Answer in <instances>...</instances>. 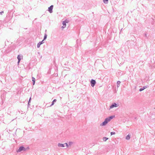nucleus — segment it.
Instances as JSON below:
<instances>
[{"label": "nucleus", "mask_w": 155, "mask_h": 155, "mask_svg": "<svg viewBox=\"0 0 155 155\" xmlns=\"http://www.w3.org/2000/svg\"><path fill=\"white\" fill-rule=\"evenodd\" d=\"M47 30H45V32H47Z\"/></svg>", "instance_id": "28"}, {"label": "nucleus", "mask_w": 155, "mask_h": 155, "mask_svg": "<svg viewBox=\"0 0 155 155\" xmlns=\"http://www.w3.org/2000/svg\"><path fill=\"white\" fill-rule=\"evenodd\" d=\"M44 43L43 40H42L41 41L39 42L37 45V47L38 48H39L40 47L41 45L42 44Z\"/></svg>", "instance_id": "7"}, {"label": "nucleus", "mask_w": 155, "mask_h": 155, "mask_svg": "<svg viewBox=\"0 0 155 155\" xmlns=\"http://www.w3.org/2000/svg\"><path fill=\"white\" fill-rule=\"evenodd\" d=\"M65 27H66V26H63H63L61 27V28H65Z\"/></svg>", "instance_id": "24"}, {"label": "nucleus", "mask_w": 155, "mask_h": 155, "mask_svg": "<svg viewBox=\"0 0 155 155\" xmlns=\"http://www.w3.org/2000/svg\"><path fill=\"white\" fill-rule=\"evenodd\" d=\"M53 8V5H51L50 6V7L48 8V11L50 13H51L53 11L52 10Z\"/></svg>", "instance_id": "4"}, {"label": "nucleus", "mask_w": 155, "mask_h": 155, "mask_svg": "<svg viewBox=\"0 0 155 155\" xmlns=\"http://www.w3.org/2000/svg\"><path fill=\"white\" fill-rule=\"evenodd\" d=\"M120 82L119 81H118L117 82V87H119L120 84Z\"/></svg>", "instance_id": "14"}, {"label": "nucleus", "mask_w": 155, "mask_h": 155, "mask_svg": "<svg viewBox=\"0 0 155 155\" xmlns=\"http://www.w3.org/2000/svg\"><path fill=\"white\" fill-rule=\"evenodd\" d=\"M30 103H28V107H29V106L30 105Z\"/></svg>", "instance_id": "25"}, {"label": "nucleus", "mask_w": 155, "mask_h": 155, "mask_svg": "<svg viewBox=\"0 0 155 155\" xmlns=\"http://www.w3.org/2000/svg\"><path fill=\"white\" fill-rule=\"evenodd\" d=\"M58 146L59 147H64V144H62L60 143H58Z\"/></svg>", "instance_id": "10"}, {"label": "nucleus", "mask_w": 155, "mask_h": 155, "mask_svg": "<svg viewBox=\"0 0 155 155\" xmlns=\"http://www.w3.org/2000/svg\"><path fill=\"white\" fill-rule=\"evenodd\" d=\"M64 146H65V145H66V146L67 147H68V143H64Z\"/></svg>", "instance_id": "21"}, {"label": "nucleus", "mask_w": 155, "mask_h": 155, "mask_svg": "<svg viewBox=\"0 0 155 155\" xmlns=\"http://www.w3.org/2000/svg\"><path fill=\"white\" fill-rule=\"evenodd\" d=\"M96 83L95 81L93 79H92L91 81V85L93 87L94 86Z\"/></svg>", "instance_id": "2"}, {"label": "nucleus", "mask_w": 155, "mask_h": 155, "mask_svg": "<svg viewBox=\"0 0 155 155\" xmlns=\"http://www.w3.org/2000/svg\"><path fill=\"white\" fill-rule=\"evenodd\" d=\"M4 13V12L3 11H2L1 12H0V14L1 15H2V14Z\"/></svg>", "instance_id": "22"}, {"label": "nucleus", "mask_w": 155, "mask_h": 155, "mask_svg": "<svg viewBox=\"0 0 155 155\" xmlns=\"http://www.w3.org/2000/svg\"><path fill=\"white\" fill-rule=\"evenodd\" d=\"M130 135L128 134L126 137V139L127 140H129L130 139Z\"/></svg>", "instance_id": "12"}, {"label": "nucleus", "mask_w": 155, "mask_h": 155, "mask_svg": "<svg viewBox=\"0 0 155 155\" xmlns=\"http://www.w3.org/2000/svg\"><path fill=\"white\" fill-rule=\"evenodd\" d=\"M111 135H114L115 134V133L114 132H112L110 133Z\"/></svg>", "instance_id": "19"}, {"label": "nucleus", "mask_w": 155, "mask_h": 155, "mask_svg": "<svg viewBox=\"0 0 155 155\" xmlns=\"http://www.w3.org/2000/svg\"><path fill=\"white\" fill-rule=\"evenodd\" d=\"M108 123L107 121V120L105 119L104 121L101 124H100L101 126H103L105 125Z\"/></svg>", "instance_id": "6"}, {"label": "nucleus", "mask_w": 155, "mask_h": 155, "mask_svg": "<svg viewBox=\"0 0 155 155\" xmlns=\"http://www.w3.org/2000/svg\"><path fill=\"white\" fill-rule=\"evenodd\" d=\"M114 117V116H111L105 119L106 120H107V122H108L110 121Z\"/></svg>", "instance_id": "3"}, {"label": "nucleus", "mask_w": 155, "mask_h": 155, "mask_svg": "<svg viewBox=\"0 0 155 155\" xmlns=\"http://www.w3.org/2000/svg\"><path fill=\"white\" fill-rule=\"evenodd\" d=\"M22 58L23 56L22 55H19L17 56V58L19 61H20Z\"/></svg>", "instance_id": "9"}, {"label": "nucleus", "mask_w": 155, "mask_h": 155, "mask_svg": "<svg viewBox=\"0 0 155 155\" xmlns=\"http://www.w3.org/2000/svg\"><path fill=\"white\" fill-rule=\"evenodd\" d=\"M73 144V142H69V144L70 146L71 145Z\"/></svg>", "instance_id": "20"}, {"label": "nucleus", "mask_w": 155, "mask_h": 155, "mask_svg": "<svg viewBox=\"0 0 155 155\" xmlns=\"http://www.w3.org/2000/svg\"><path fill=\"white\" fill-rule=\"evenodd\" d=\"M145 36L146 37H147V35L146 34H145Z\"/></svg>", "instance_id": "27"}, {"label": "nucleus", "mask_w": 155, "mask_h": 155, "mask_svg": "<svg viewBox=\"0 0 155 155\" xmlns=\"http://www.w3.org/2000/svg\"><path fill=\"white\" fill-rule=\"evenodd\" d=\"M57 101V100L56 99H54L53 100V101H52L51 103V104L50 106H52L53 105L54 103L55 102H56Z\"/></svg>", "instance_id": "13"}, {"label": "nucleus", "mask_w": 155, "mask_h": 155, "mask_svg": "<svg viewBox=\"0 0 155 155\" xmlns=\"http://www.w3.org/2000/svg\"><path fill=\"white\" fill-rule=\"evenodd\" d=\"M66 21H63V22H62V24L63 25V26H66Z\"/></svg>", "instance_id": "17"}, {"label": "nucleus", "mask_w": 155, "mask_h": 155, "mask_svg": "<svg viewBox=\"0 0 155 155\" xmlns=\"http://www.w3.org/2000/svg\"><path fill=\"white\" fill-rule=\"evenodd\" d=\"M27 149H29V147H28L26 149L23 146L20 147L18 150H17L16 151L17 152H20L21 151H25Z\"/></svg>", "instance_id": "1"}, {"label": "nucleus", "mask_w": 155, "mask_h": 155, "mask_svg": "<svg viewBox=\"0 0 155 155\" xmlns=\"http://www.w3.org/2000/svg\"><path fill=\"white\" fill-rule=\"evenodd\" d=\"M31 97H30L29 98V99L28 101V103H30L31 102Z\"/></svg>", "instance_id": "23"}, {"label": "nucleus", "mask_w": 155, "mask_h": 155, "mask_svg": "<svg viewBox=\"0 0 155 155\" xmlns=\"http://www.w3.org/2000/svg\"><path fill=\"white\" fill-rule=\"evenodd\" d=\"M32 81H33V82H32L33 85H34L35 84V79L34 77H32Z\"/></svg>", "instance_id": "11"}, {"label": "nucleus", "mask_w": 155, "mask_h": 155, "mask_svg": "<svg viewBox=\"0 0 155 155\" xmlns=\"http://www.w3.org/2000/svg\"><path fill=\"white\" fill-rule=\"evenodd\" d=\"M103 1L105 4H107L108 2V0H103Z\"/></svg>", "instance_id": "18"}, {"label": "nucleus", "mask_w": 155, "mask_h": 155, "mask_svg": "<svg viewBox=\"0 0 155 155\" xmlns=\"http://www.w3.org/2000/svg\"><path fill=\"white\" fill-rule=\"evenodd\" d=\"M20 61H19V60H18V64H19V63L20 62Z\"/></svg>", "instance_id": "26"}, {"label": "nucleus", "mask_w": 155, "mask_h": 155, "mask_svg": "<svg viewBox=\"0 0 155 155\" xmlns=\"http://www.w3.org/2000/svg\"><path fill=\"white\" fill-rule=\"evenodd\" d=\"M148 87V86H144L143 87L140 88L139 89V91H141L143 90L144 89L147 88Z\"/></svg>", "instance_id": "8"}, {"label": "nucleus", "mask_w": 155, "mask_h": 155, "mask_svg": "<svg viewBox=\"0 0 155 155\" xmlns=\"http://www.w3.org/2000/svg\"><path fill=\"white\" fill-rule=\"evenodd\" d=\"M117 107V104L115 103L113 104L110 107V108H112L114 107Z\"/></svg>", "instance_id": "5"}, {"label": "nucleus", "mask_w": 155, "mask_h": 155, "mask_svg": "<svg viewBox=\"0 0 155 155\" xmlns=\"http://www.w3.org/2000/svg\"><path fill=\"white\" fill-rule=\"evenodd\" d=\"M103 141H106L108 139V138L106 137H104L103 138Z\"/></svg>", "instance_id": "16"}, {"label": "nucleus", "mask_w": 155, "mask_h": 155, "mask_svg": "<svg viewBox=\"0 0 155 155\" xmlns=\"http://www.w3.org/2000/svg\"><path fill=\"white\" fill-rule=\"evenodd\" d=\"M47 34H45L44 36V39L43 40V41L45 40L47 38Z\"/></svg>", "instance_id": "15"}]
</instances>
